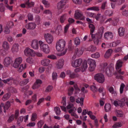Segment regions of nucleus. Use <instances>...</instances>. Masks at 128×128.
Wrapping results in <instances>:
<instances>
[{"instance_id":"nucleus-55","label":"nucleus","mask_w":128,"mask_h":128,"mask_svg":"<svg viewBox=\"0 0 128 128\" xmlns=\"http://www.w3.org/2000/svg\"><path fill=\"white\" fill-rule=\"evenodd\" d=\"M28 20L30 21L33 20V16L30 13H29L28 14Z\"/></svg>"},{"instance_id":"nucleus-34","label":"nucleus","mask_w":128,"mask_h":128,"mask_svg":"<svg viewBox=\"0 0 128 128\" xmlns=\"http://www.w3.org/2000/svg\"><path fill=\"white\" fill-rule=\"evenodd\" d=\"M122 126V124L120 122H116V123L112 126L114 128H116L117 127H120Z\"/></svg>"},{"instance_id":"nucleus-25","label":"nucleus","mask_w":128,"mask_h":128,"mask_svg":"<svg viewBox=\"0 0 128 128\" xmlns=\"http://www.w3.org/2000/svg\"><path fill=\"white\" fill-rule=\"evenodd\" d=\"M90 30V34L92 35V34L95 30V27L92 24H90L88 26Z\"/></svg>"},{"instance_id":"nucleus-49","label":"nucleus","mask_w":128,"mask_h":128,"mask_svg":"<svg viewBox=\"0 0 128 128\" xmlns=\"http://www.w3.org/2000/svg\"><path fill=\"white\" fill-rule=\"evenodd\" d=\"M23 120V117L22 116H20V117L17 121L18 124L20 126V123L22 122Z\"/></svg>"},{"instance_id":"nucleus-10","label":"nucleus","mask_w":128,"mask_h":128,"mask_svg":"<svg viewBox=\"0 0 128 128\" xmlns=\"http://www.w3.org/2000/svg\"><path fill=\"white\" fill-rule=\"evenodd\" d=\"M41 49L46 54H48L50 52V49L48 46L46 44H44L41 46Z\"/></svg>"},{"instance_id":"nucleus-62","label":"nucleus","mask_w":128,"mask_h":128,"mask_svg":"<svg viewBox=\"0 0 128 128\" xmlns=\"http://www.w3.org/2000/svg\"><path fill=\"white\" fill-rule=\"evenodd\" d=\"M57 74L56 72H53L52 74V78L53 80H56L57 78Z\"/></svg>"},{"instance_id":"nucleus-1","label":"nucleus","mask_w":128,"mask_h":128,"mask_svg":"<svg viewBox=\"0 0 128 128\" xmlns=\"http://www.w3.org/2000/svg\"><path fill=\"white\" fill-rule=\"evenodd\" d=\"M104 28L103 26L100 27L98 30V32L95 34H92L91 37L92 39L96 38L98 39H101L104 32Z\"/></svg>"},{"instance_id":"nucleus-42","label":"nucleus","mask_w":128,"mask_h":128,"mask_svg":"<svg viewBox=\"0 0 128 128\" xmlns=\"http://www.w3.org/2000/svg\"><path fill=\"white\" fill-rule=\"evenodd\" d=\"M86 14L89 17L94 18V16H95V15L94 13L86 12Z\"/></svg>"},{"instance_id":"nucleus-9","label":"nucleus","mask_w":128,"mask_h":128,"mask_svg":"<svg viewBox=\"0 0 128 128\" xmlns=\"http://www.w3.org/2000/svg\"><path fill=\"white\" fill-rule=\"evenodd\" d=\"M25 54L28 56H32L34 55V52L33 50L29 48H27L24 51Z\"/></svg>"},{"instance_id":"nucleus-37","label":"nucleus","mask_w":128,"mask_h":128,"mask_svg":"<svg viewBox=\"0 0 128 128\" xmlns=\"http://www.w3.org/2000/svg\"><path fill=\"white\" fill-rule=\"evenodd\" d=\"M29 82L28 79H24L21 82V86H23L24 85L26 84Z\"/></svg>"},{"instance_id":"nucleus-26","label":"nucleus","mask_w":128,"mask_h":128,"mask_svg":"<svg viewBox=\"0 0 128 128\" xmlns=\"http://www.w3.org/2000/svg\"><path fill=\"white\" fill-rule=\"evenodd\" d=\"M111 108V105L108 103L106 104L104 106V108L106 112H108L110 111Z\"/></svg>"},{"instance_id":"nucleus-13","label":"nucleus","mask_w":128,"mask_h":128,"mask_svg":"<svg viewBox=\"0 0 128 128\" xmlns=\"http://www.w3.org/2000/svg\"><path fill=\"white\" fill-rule=\"evenodd\" d=\"M2 107H3L4 109V111L5 112H6V110H8L11 106L10 102L9 101L7 102L5 104L2 103Z\"/></svg>"},{"instance_id":"nucleus-17","label":"nucleus","mask_w":128,"mask_h":128,"mask_svg":"<svg viewBox=\"0 0 128 128\" xmlns=\"http://www.w3.org/2000/svg\"><path fill=\"white\" fill-rule=\"evenodd\" d=\"M36 24L34 23H30L26 26V28L28 29L32 30L36 27Z\"/></svg>"},{"instance_id":"nucleus-60","label":"nucleus","mask_w":128,"mask_h":128,"mask_svg":"<svg viewBox=\"0 0 128 128\" xmlns=\"http://www.w3.org/2000/svg\"><path fill=\"white\" fill-rule=\"evenodd\" d=\"M74 3L76 4H82V0H72Z\"/></svg>"},{"instance_id":"nucleus-29","label":"nucleus","mask_w":128,"mask_h":128,"mask_svg":"<svg viewBox=\"0 0 128 128\" xmlns=\"http://www.w3.org/2000/svg\"><path fill=\"white\" fill-rule=\"evenodd\" d=\"M79 98H78L76 99V102L77 103H80L81 106H82L83 105V102L84 101V98H80V101L79 100Z\"/></svg>"},{"instance_id":"nucleus-57","label":"nucleus","mask_w":128,"mask_h":128,"mask_svg":"<svg viewBox=\"0 0 128 128\" xmlns=\"http://www.w3.org/2000/svg\"><path fill=\"white\" fill-rule=\"evenodd\" d=\"M52 88V87L51 86H48L45 90L46 92H49L51 91Z\"/></svg>"},{"instance_id":"nucleus-50","label":"nucleus","mask_w":128,"mask_h":128,"mask_svg":"<svg viewBox=\"0 0 128 128\" xmlns=\"http://www.w3.org/2000/svg\"><path fill=\"white\" fill-rule=\"evenodd\" d=\"M10 28L8 27V26H6L5 28L4 32L6 34H8L9 33L10 31L9 30Z\"/></svg>"},{"instance_id":"nucleus-2","label":"nucleus","mask_w":128,"mask_h":128,"mask_svg":"<svg viewBox=\"0 0 128 128\" xmlns=\"http://www.w3.org/2000/svg\"><path fill=\"white\" fill-rule=\"evenodd\" d=\"M65 42L63 40H60L56 44V48L58 51L62 50L64 49L65 46Z\"/></svg>"},{"instance_id":"nucleus-64","label":"nucleus","mask_w":128,"mask_h":128,"mask_svg":"<svg viewBox=\"0 0 128 128\" xmlns=\"http://www.w3.org/2000/svg\"><path fill=\"white\" fill-rule=\"evenodd\" d=\"M3 4L2 3L0 4V10L1 12H2L4 10V8L3 6Z\"/></svg>"},{"instance_id":"nucleus-4","label":"nucleus","mask_w":128,"mask_h":128,"mask_svg":"<svg viewBox=\"0 0 128 128\" xmlns=\"http://www.w3.org/2000/svg\"><path fill=\"white\" fill-rule=\"evenodd\" d=\"M87 62L90 64V67L89 70L90 71H92L94 70V68L96 66V62L94 60L91 59H88Z\"/></svg>"},{"instance_id":"nucleus-7","label":"nucleus","mask_w":128,"mask_h":128,"mask_svg":"<svg viewBox=\"0 0 128 128\" xmlns=\"http://www.w3.org/2000/svg\"><path fill=\"white\" fill-rule=\"evenodd\" d=\"M44 36L48 43H52L53 41V38L51 34L48 33L45 34L44 35Z\"/></svg>"},{"instance_id":"nucleus-58","label":"nucleus","mask_w":128,"mask_h":128,"mask_svg":"<svg viewBox=\"0 0 128 128\" xmlns=\"http://www.w3.org/2000/svg\"><path fill=\"white\" fill-rule=\"evenodd\" d=\"M10 91L12 93L16 92V89L12 87H10L8 88Z\"/></svg>"},{"instance_id":"nucleus-14","label":"nucleus","mask_w":128,"mask_h":128,"mask_svg":"<svg viewBox=\"0 0 128 128\" xmlns=\"http://www.w3.org/2000/svg\"><path fill=\"white\" fill-rule=\"evenodd\" d=\"M104 37L106 39H112L113 37L112 32H106L104 34Z\"/></svg>"},{"instance_id":"nucleus-47","label":"nucleus","mask_w":128,"mask_h":128,"mask_svg":"<svg viewBox=\"0 0 128 128\" xmlns=\"http://www.w3.org/2000/svg\"><path fill=\"white\" fill-rule=\"evenodd\" d=\"M79 75L77 74L73 73L70 76V77L72 78H78L79 76Z\"/></svg>"},{"instance_id":"nucleus-41","label":"nucleus","mask_w":128,"mask_h":128,"mask_svg":"<svg viewBox=\"0 0 128 128\" xmlns=\"http://www.w3.org/2000/svg\"><path fill=\"white\" fill-rule=\"evenodd\" d=\"M62 27L61 26L58 25L56 28V31L57 32H58V33L59 34L62 32Z\"/></svg>"},{"instance_id":"nucleus-36","label":"nucleus","mask_w":128,"mask_h":128,"mask_svg":"<svg viewBox=\"0 0 128 128\" xmlns=\"http://www.w3.org/2000/svg\"><path fill=\"white\" fill-rule=\"evenodd\" d=\"M87 61L86 60H84L82 63V68H83L84 70H85L87 68Z\"/></svg>"},{"instance_id":"nucleus-19","label":"nucleus","mask_w":128,"mask_h":128,"mask_svg":"<svg viewBox=\"0 0 128 128\" xmlns=\"http://www.w3.org/2000/svg\"><path fill=\"white\" fill-rule=\"evenodd\" d=\"M75 54L78 56L81 55L83 53L81 49L78 48H76L75 50Z\"/></svg>"},{"instance_id":"nucleus-30","label":"nucleus","mask_w":128,"mask_h":128,"mask_svg":"<svg viewBox=\"0 0 128 128\" xmlns=\"http://www.w3.org/2000/svg\"><path fill=\"white\" fill-rule=\"evenodd\" d=\"M2 47L5 49L8 50L9 47V44L8 42L6 41L4 42L2 44Z\"/></svg>"},{"instance_id":"nucleus-18","label":"nucleus","mask_w":128,"mask_h":128,"mask_svg":"<svg viewBox=\"0 0 128 128\" xmlns=\"http://www.w3.org/2000/svg\"><path fill=\"white\" fill-rule=\"evenodd\" d=\"M50 62V60L48 59H45L42 60L41 61V64L44 66H46L48 65Z\"/></svg>"},{"instance_id":"nucleus-63","label":"nucleus","mask_w":128,"mask_h":128,"mask_svg":"<svg viewBox=\"0 0 128 128\" xmlns=\"http://www.w3.org/2000/svg\"><path fill=\"white\" fill-rule=\"evenodd\" d=\"M62 103H63V106H65L66 105V97H63L62 98Z\"/></svg>"},{"instance_id":"nucleus-8","label":"nucleus","mask_w":128,"mask_h":128,"mask_svg":"<svg viewBox=\"0 0 128 128\" xmlns=\"http://www.w3.org/2000/svg\"><path fill=\"white\" fill-rule=\"evenodd\" d=\"M106 74L108 77H110L114 70V68L111 66H108L104 70Z\"/></svg>"},{"instance_id":"nucleus-12","label":"nucleus","mask_w":128,"mask_h":128,"mask_svg":"<svg viewBox=\"0 0 128 128\" xmlns=\"http://www.w3.org/2000/svg\"><path fill=\"white\" fill-rule=\"evenodd\" d=\"M67 0H63L59 2L58 4L57 8L58 9H60L62 8L66 4Z\"/></svg>"},{"instance_id":"nucleus-27","label":"nucleus","mask_w":128,"mask_h":128,"mask_svg":"<svg viewBox=\"0 0 128 128\" xmlns=\"http://www.w3.org/2000/svg\"><path fill=\"white\" fill-rule=\"evenodd\" d=\"M29 0H28L25 2L26 5L27 6L28 8L33 7L34 4V2H30Z\"/></svg>"},{"instance_id":"nucleus-24","label":"nucleus","mask_w":128,"mask_h":128,"mask_svg":"<svg viewBox=\"0 0 128 128\" xmlns=\"http://www.w3.org/2000/svg\"><path fill=\"white\" fill-rule=\"evenodd\" d=\"M67 14H64L60 18V21L61 23L64 22V21L66 20Z\"/></svg>"},{"instance_id":"nucleus-52","label":"nucleus","mask_w":128,"mask_h":128,"mask_svg":"<svg viewBox=\"0 0 128 128\" xmlns=\"http://www.w3.org/2000/svg\"><path fill=\"white\" fill-rule=\"evenodd\" d=\"M22 61V58L21 57H19L16 58L15 60V62L20 64Z\"/></svg>"},{"instance_id":"nucleus-59","label":"nucleus","mask_w":128,"mask_h":128,"mask_svg":"<svg viewBox=\"0 0 128 128\" xmlns=\"http://www.w3.org/2000/svg\"><path fill=\"white\" fill-rule=\"evenodd\" d=\"M37 116V114L36 113H33L32 115V120L33 121H34L36 119Z\"/></svg>"},{"instance_id":"nucleus-43","label":"nucleus","mask_w":128,"mask_h":128,"mask_svg":"<svg viewBox=\"0 0 128 128\" xmlns=\"http://www.w3.org/2000/svg\"><path fill=\"white\" fill-rule=\"evenodd\" d=\"M74 44L76 45L80 44V39L78 37H76L74 39Z\"/></svg>"},{"instance_id":"nucleus-51","label":"nucleus","mask_w":128,"mask_h":128,"mask_svg":"<svg viewBox=\"0 0 128 128\" xmlns=\"http://www.w3.org/2000/svg\"><path fill=\"white\" fill-rule=\"evenodd\" d=\"M47 58H48L53 60H55L57 58L56 56L53 54L48 55L47 56Z\"/></svg>"},{"instance_id":"nucleus-35","label":"nucleus","mask_w":128,"mask_h":128,"mask_svg":"<svg viewBox=\"0 0 128 128\" xmlns=\"http://www.w3.org/2000/svg\"><path fill=\"white\" fill-rule=\"evenodd\" d=\"M10 96V94L7 93L5 94L2 98L3 100L4 101L8 99Z\"/></svg>"},{"instance_id":"nucleus-15","label":"nucleus","mask_w":128,"mask_h":128,"mask_svg":"<svg viewBox=\"0 0 128 128\" xmlns=\"http://www.w3.org/2000/svg\"><path fill=\"white\" fill-rule=\"evenodd\" d=\"M64 60L63 59L59 60L56 63V66L57 68H62L64 65Z\"/></svg>"},{"instance_id":"nucleus-39","label":"nucleus","mask_w":128,"mask_h":128,"mask_svg":"<svg viewBox=\"0 0 128 128\" xmlns=\"http://www.w3.org/2000/svg\"><path fill=\"white\" fill-rule=\"evenodd\" d=\"M90 89L94 92H96L98 90V89L96 87L94 86H90Z\"/></svg>"},{"instance_id":"nucleus-44","label":"nucleus","mask_w":128,"mask_h":128,"mask_svg":"<svg viewBox=\"0 0 128 128\" xmlns=\"http://www.w3.org/2000/svg\"><path fill=\"white\" fill-rule=\"evenodd\" d=\"M100 56L99 53L97 52L95 54H92L91 55V56L92 58H98Z\"/></svg>"},{"instance_id":"nucleus-61","label":"nucleus","mask_w":128,"mask_h":128,"mask_svg":"<svg viewBox=\"0 0 128 128\" xmlns=\"http://www.w3.org/2000/svg\"><path fill=\"white\" fill-rule=\"evenodd\" d=\"M14 115H12L9 117L8 119V122H12L14 120Z\"/></svg>"},{"instance_id":"nucleus-23","label":"nucleus","mask_w":128,"mask_h":128,"mask_svg":"<svg viewBox=\"0 0 128 128\" xmlns=\"http://www.w3.org/2000/svg\"><path fill=\"white\" fill-rule=\"evenodd\" d=\"M38 42L36 41H33L31 46L32 48L35 49H38Z\"/></svg>"},{"instance_id":"nucleus-33","label":"nucleus","mask_w":128,"mask_h":128,"mask_svg":"<svg viewBox=\"0 0 128 128\" xmlns=\"http://www.w3.org/2000/svg\"><path fill=\"white\" fill-rule=\"evenodd\" d=\"M116 116L117 117H122L123 116V114L121 111L118 110H116Z\"/></svg>"},{"instance_id":"nucleus-20","label":"nucleus","mask_w":128,"mask_h":128,"mask_svg":"<svg viewBox=\"0 0 128 128\" xmlns=\"http://www.w3.org/2000/svg\"><path fill=\"white\" fill-rule=\"evenodd\" d=\"M112 50L111 49H110L108 50L106 52L104 56L106 58H108L111 55V54L112 52Z\"/></svg>"},{"instance_id":"nucleus-5","label":"nucleus","mask_w":128,"mask_h":128,"mask_svg":"<svg viewBox=\"0 0 128 128\" xmlns=\"http://www.w3.org/2000/svg\"><path fill=\"white\" fill-rule=\"evenodd\" d=\"M82 60L81 58L76 59L72 61L71 64L72 66L76 68L79 66L81 64Z\"/></svg>"},{"instance_id":"nucleus-53","label":"nucleus","mask_w":128,"mask_h":128,"mask_svg":"<svg viewBox=\"0 0 128 128\" xmlns=\"http://www.w3.org/2000/svg\"><path fill=\"white\" fill-rule=\"evenodd\" d=\"M22 61V58L21 57H19L16 58L15 60V62L20 64Z\"/></svg>"},{"instance_id":"nucleus-21","label":"nucleus","mask_w":128,"mask_h":128,"mask_svg":"<svg viewBox=\"0 0 128 128\" xmlns=\"http://www.w3.org/2000/svg\"><path fill=\"white\" fill-rule=\"evenodd\" d=\"M123 63V62L121 60H117L116 64V70L119 69L122 66V64Z\"/></svg>"},{"instance_id":"nucleus-40","label":"nucleus","mask_w":128,"mask_h":128,"mask_svg":"<svg viewBox=\"0 0 128 128\" xmlns=\"http://www.w3.org/2000/svg\"><path fill=\"white\" fill-rule=\"evenodd\" d=\"M42 3L45 5V6L47 7H49L50 4L49 2L46 0H43L42 1Z\"/></svg>"},{"instance_id":"nucleus-28","label":"nucleus","mask_w":128,"mask_h":128,"mask_svg":"<svg viewBox=\"0 0 128 128\" xmlns=\"http://www.w3.org/2000/svg\"><path fill=\"white\" fill-rule=\"evenodd\" d=\"M19 45L18 44H15L13 46L12 48L13 51L17 52L18 50Z\"/></svg>"},{"instance_id":"nucleus-48","label":"nucleus","mask_w":128,"mask_h":128,"mask_svg":"<svg viewBox=\"0 0 128 128\" xmlns=\"http://www.w3.org/2000/svg\"><path fill=\"white\" fill-rule=\"evenodd\" d=\"M125 86L124 84L122 83L121 84L120 89V94H122V93L124 90V88Z\"/></svg>"},{"instance_id":"nucleus-54","label":"nucleus","mask_w":128,"mask_h":128,"mask_svg":"<svg viewBox=\"0 0 128 128\" xmlns=\"http://www.w3.org/2000/svg\"><path fill=\"white\" fill-rule=\"evenodd\" d=\"M44 124V122L42 120H40L39 121L37 124L38 127V128H41Z\"/></svg>"},{"instance_id":"nucleus-3","label":"nucleus","mask_w":128,"mask_h":128,"mask_svg":"<svg viewBox=\"0 0 128 128\" xmlns=\"http://www.w3.org/2000/svg\"><path fill=\"white\" fill-rule=\"evenodd\" d=\"M94 78V79L100 83H103L105 80L104 76L101 73H98L96 74Z\"/></svg>"},{"instance_id":"nucleus-38","label":"nucleus","mask_w":128,"mask_h":128,"mask_svg":"<svg viewBox=\"0 0 128 128\" xmlns=\"http://www.w3.org/2000/svg\"><path fill=\"white\" fill-rule=\"evenodd\" d=\"M54 110L57 115H59L60 114V108L57 107L55 108Z\"/></svg>"},{"instance_id":"nucleus-56","label":"nucleus","mask_w":128,"mask_h":128,"mask_svg":"<svg viewBox=\"0 0 128 128\" xmlns=\"http://www.w3.org/2000/svg\"><path fill=\"white\" fill-rule=\"evenodd\" d=\"M26 62L32 64L33 63V60L32 57H28L26 60Z\"/></svg>"},{"instance_id":"nucleus-46","label":"nucleus","mask_w":128,"mask_h":128,"mask_svg":"<svg viewBox=\"0 0 128 128\" xmlns=\"http://www.w3.org/2000/svg\"><path fill=\"white\" fill-rule=\"evenodd\" d=\"M108 90L112 94H115L116 95V93L115 91H114V88L112 86H111L108 89Z\"/></svg>"},{"instance_id":"nucleus-11","label":"nucleus","mask_w":128,"mask_h":128,"mask_svg":"<svg viewBox=\"0 0 128 128\" xmlns=\"http://www.w3.org/2000/svg\"><path fill=\"white\" fill-rule=\"evenodd\" d=\"M126 104L128 106V99L126 98H123L121 100V102L119 103V105L121 107H123Z\"/></svg>"},{"instance_id":"nucleus-45","label":"nucleus","mask_w":128,"mask_h":128,"mask_svg":"<svg viewBox=\"0 0 128 128\" xmlns=\"http://www.w3.org/2000/svg\"><path fill=\"white\" fill-rule=\"evenodd\" d=\"M40 86V85L38 84L35 82L32 86V88L33 89H35L38 88Z\"/></svg>"},{"instance_id":"nucleus-6","label":"nucleus","mask_w":128,"mask_h":128,"mask_svg":"<svg viewBox=\"0 0 128 128\" xmlns=\"http://www.w3.org/2000/svg\"><path fill=\"white\" fill-rule=\"evenodd\" d=\"M74 17L76 20L79 19L82 21L84 20H85L84 16L78 10L76 11Z\"/></svg>"},{"instance_id":"nucleus-22","label":"nucleus","mask_w":128,"mask_h":128,"mask_svg":"<svg viewBox=\"0 0 128 128\" xmlns=\"http://www.w3.org/2000/svg\"><path fill=\"white\" fill-rule=\"evenodd\" d=\"M118 32L120 36H123L124 34L125 29L124 28L120 27L119 28Z\"/></svg>"},{"instance_id":"nucleus-31","label":"nucleus","mask_w":128,"mask_h":128,"mask_svg":"<svg viewBox=\"0 0 128 128\" xmlns=\"http://www.w3.org/2000/svg\"><path fill=\"white\" fill-rule=\"evenodd\" d=\"M87 10H92L96 11H98L99 10V7L97 6H94L92 7L88 8L87 9Z\"/></svg>"},{"instance_id":"nucleus-32","label":"nucleus","mask_w":128,"mask_h":128,"mask_svg":"<svg viewBox=\"0 0 128 128\" xmlns=\"http://www.w3.org/2000/svg\"><path fill=\"white\" fill-rule=\"evenodd\" d=\"M74 87L75 89V91L74 92V93L75 94L78 93L80 91V90L78 86L76 84H75L74 86Z\"/></svg>"},{"instance_id":"nucleus-16","label":"nucleus","mask_w":128,"mask_h":128,"mask_svg":"<svg viewBox=\"0 0 128 128\" xmlns=\"http://www.w3.org/2000/svg\"><path fill=\"white\" fill-rule=\"evenodd\" d=\"M11 61L10 57H6L4 59V64L6 66H7L11 63Z\"/></svg>"}]
</instances>
